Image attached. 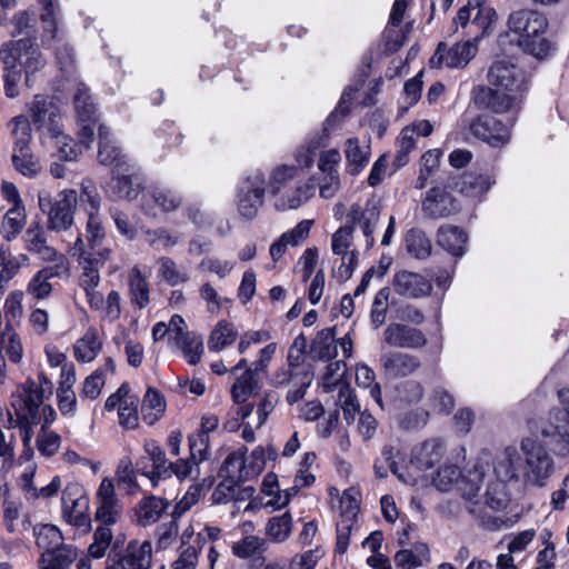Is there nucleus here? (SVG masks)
<instances>
[{
    "label": "nucleus",
    "mask_w": 569,
    "mask_h": 569,
    "mask_svg": "<svg viewBox=\"0 0 569 569\" xmlns=\"http://www.w3.org/2000/svg\"><path fill=\"white\" fill-rule=\"evenodd\" d=\"M82 238L80 234L69 252L71 256L77 257L78 263L82 269L79 284L86 293V299L92 310L101 312V318L107 321H114L121 315L120 296L117 291L112 290L108 293L107 299L98 290L100 283L99 269L103 263L109 260L111 250L106 249L99 251V259L93 258L92 253L83 250Z\"/></svg>",
    "instance_id": "obj_1"
},
{
    "label": "nucleus",
    "mask_w": 569,
    "mask_h": 569,
    "mask_svg": "<svg viewBox=\"0 0 569 569\" xmlns=\"http://www.w3.org/2000/svg\"><path fill=\"white\" fill-rule=\"evenodd\" d=\"M490 88L482 90L487 107L496 114L519 109L528 89L526 72L508 59H498L489 68Z\"/></svg>",
    "instance_id": "obj_2"
},
{
    "label": "nucleus",
    "mask_w": 569,
    "mask_h": 569,
    "mask_svg": "<svg viewBox=\"0 0 569 569\" xmlns=\"http://www.w3.org/2000/svg\"><path fill=\"white\" fill-rule=\"evenodd\" d=\"M27 109L40 131V141L44 148L54 149L53 154L64 161H74L79 158L81 147L63 133L61 116L52 98L37 94Z\"/></svg>",
    "instance_id": "obj_3"
},
{
    "label": "nucleus",
    "mask_w": 569,
    "mask_h": 569,
    "mask_svg": "<svg viewBox=\"0 0 569 569\" xmlns=\"http://www.w3.org/2000/svg\"><path fill=\"white\" fill-rule=\"evenodd\" d=\"M490 467L487 462L478 460L476 465L462 475L455 465H442L432 477V485L441 492H448L456 488L461 498L466 501L470 513H477L478 492L487 479Z\"/></svg>",
    "instance_id": "obj_4"
},
{
    "label": "nucleus",
    "mask_w": 569,
    "mask_h": 569,
    "mask_svg": "<svg viewBox=\"0 0 569 569\" xmlns=\"http://www.w3.org/2000/svg\"><path fill=\"white\" fill-rule=\"evenodd\" d=\"M547 28V19L535 10H517L508 19L509 32L516 37L518 44L538 59L547 58L552 50L546 38Z\"/></svg>",
    "instance_id": "obj_5"
},
{
    "label": "nucleus",
    "mask_w": 569,
    "mask_h": 569,
    "mask_svg": "<svg viewBox=\"0 0 569 569\" xmlns=\"http://www.w3.org/2000/svg\"><path fill=\"white\" fill-rule=\"evenodd\" d=\"M520 449L522 460V478L529 486L545 487L556 471L555 460L547 447L533 438H523Z\"/></svg>",
    "instance_id": "obj_6"
},
{
    "label": "nucleus",
    "mask_w": 569,
    "mask_h": 569,
    "mask_svg": "<svg viewBox=\"0 0 569 569\" xmlns=\"http://www.w3.org/2000/svg\"><path fill=\"white\" fill-rule=\"evenodd\" d=\"M78 201V194L73 189H64L52 201L47 191L38 194L40 210L48 216V227L51 230H67L73 223V213Z\"/></svg>",
    "instance_id": "obj_7"
},
{
    "label": "nucleus",
    "mask_w": 569,
    "mask_h": 569,
    "mask_svg": "<svg viewBox=\"0 0 569 569\" xmlns=\"http://www.w3.org/2000/svg\"><path fill=\"white\" fill-rule=\"evenodd\" d=\"M455 22L468 27L469 33L473 36L471 41L477 43L479 39L492 31L497 22V13L482 0H469L468 4L458 11Z\"/></svg>",
    "instance_id": "obj_8"
},
{
    "label": "nucleus",
    "mask_w": 569,
    "mask_h": 569,
    "mask_svg": "<svg viewBox=\"0 0 569 569\" xmlns=\"http://www.w3.org/2000/svg\"><path fill=\"white\" fill-rule=\"evenodd\" d=\"M560 407L549 411L548 419L541 428L545 438L553 440L561 455L569 453V389L558 392Z\"/></svg>",
    "instance_id": "obj_9"
},
{
    "label": "nucleus",
    "mask_w": 569,
    "mask_h": 569,
    "mask_svg": "<svg viewBox=\"0 0 569 569\" xmlns=\"http://www.w3.org/2000/svg\"><path fill=\"white\" fill-rule=\"evenodd\" d=\"M62 516L64 520L79 528H90L89 498L82 485L69 482L61 496Z\"/></svg>",
    "instance_id": "obj_10"
},
{
    "label": "nucleus",
    "mask_w": 569,
    "mask_h": 569,
    "mask_svg": "<svg viewBox=\"0 0 569 569\" xmlns=\"http://www.w3.org/2000/svg\"><path fill=\"white\" fill-rule=\"evenodd\" d=\"M477 52L478 44L471 40L458 42L451 47L440 42L430 58L429 64L431 68H463L475 58Z\"/></svg>",
    "instance_id": "obj_11"
},
{
    "label": "nucleus",
    "mask_w": 569,
    "mask_h": 569,
    "mask_svg": "<svg viewBox=\"0 0 569 569\" xmlns=\"http://www.w3.org/2000/svg\"><path fill=\"white\" fill-rule=\"evenodd\" d=\"M107 411H117L119 425L128 430L136 429L139 425L138 398L132 395L127 385H122L106 400Z\"/></svg>",
    "instance_id": "obj_12"
},
{
    "label": "nucleus",
    "mask_w": 569,
    "mask_h": 569,
    "mask_svg": "<svg viewBox=\"0 0 569 569\" xmlns=\"http://www.w3.org/2000/svg\"><path fill=\"white\" fill-rule=\"evenodd\" d=\"M97 509L94 513L96 521L104 527H110L118 522L122 513V505L117 497L113 480L103 478L96 492Z\"/></svg>",
    "instance_id": "obj_13"
},
{
    "label": "nucleus",
    "mask_w": 569,
    "mask_h": 569,
    "mask_svg": "<svg viewBox=\"0 0 569 569\" xmlns=\"http://www.w3.org/2000/svg\"><path fill=\"white\" fill-rule=\"evenodd\" d=\"M0 49H7L11 53L16 60V68L24 71L27 83L30 77L46 64L39 48L29 39L7 42Z\"/></svg>",
    "instance_id": "obj_14"
},
{
    "label": "nucleus",
    "mask_w": 569,
    "mask_h": 569,
    "mask_svg": "<svg viewBox=\"0 0 569 569\" xmlns=\"http://www.w3.org/2000/svg\"><path fill=\"white\" fill-rule=\"evenodd\" d=\"M513 119L508 118L505 123L495 114L479 116L471 124L472 133L492 147H501L510 140V128Z\"/></svg>",
    "instance_id": "obj_15"
},
{
    "label": "nucleus",
    "mask_w": 569,
    "mask_h": 569,
    "mask_svg": "<svg viewBox=\"0 0 569 569\" xmlns=\"http://www.w3.org/2000/svg\"><path fill=\"white\" fill-rule=\"evenodd\" d=\"M174 336L168 339L169 345L181 351L190 365H197L203 353V341L200 335L187 330V323L181 316H177L172 323Z\"/></svg>",
    "instance_id": "obj_16"
},
{
    "label": "nucleus",
    "mask_w": 569,
    "mask_h": 569,
    "mask_svg": "<svg viewBox=\"0 0 569 569\" xmlns=\"http://www.w3.org/2000/svg\"><path fill=\"white\" fill-rule=\"evenodd\" d=\"M24 249L30 253L38 256L47 262H56V267L66 270L67 259L63 254H59L52 247L48 246L44 229L32 223L23 234Z\"/></svg>",
    "instance_id": "obj_17"
},
{
    "label": "nucleus",
    "mask_w": 569,
    "mask_h": 569,
    "mask_svg": "<svg viewBox=\"0 0 569 569\" xmlns=\"http://www.w3.org/2000/svg\"><path fill=\"white\" fill-rule=\"evenodd\" d=\"M264 197V176L257 171L249 176L241 187L238 211L246 219H252L262 206Z\"/></svg>",
    "instance_id": "obj_18"
},
{
    "label": "nucleus",
    "mask_w": 569,
    "mask_h": 569,
    "mask_svg": "<svg viewBox=\"0 0 569 569\" xmlns=\"http://www.w3.org/2000/svg\"><path fill=\"white\" fill-rule=\"evenodd\" d=\"M143 451L136 462L137 470L157 487L162 477L168 476L166 453L154 441H146Z\"/></svg>",
    "instance_id": "obj_19"
},
{
    "label": "nucleus",
    "mask_w": 569,
    "mask_h": 569,
    "mask_svg": "<svg viewBox=\"0 0 569 569\" xmlns=\"http://www.w3.org/2000/svg\"><path fill=\"white\" fill-rule=\"evenodd\" d=\"M445 452V445L440 439H429L416 447L412 451L410 465L407 466V475L423 478V472L440 461Z\"/></svg>",
    "instance_id": "obj_20"
},
{
    "label": "nucleus",
    "mask_w": 569,
    "mask_h": 569,
    "mask_svg": "<svg viewBox=\"0 0 569 569\" xmlns=\"http://www.w3.org/2000/svg\"><path fill=\"white\" fill-rule=\"evenodd\" d=\"M380 218V206L376 200H369L362 207L359 203H353L348 212V219L351 222L350 226H359L365 238L367 248H371L375 243L373 231L379 222Z\"/></svg>",
    "instance_id": "obj_21"
},
{
    "label": "nucleus",
    "mask_w": 569,
    "mask_h": 569,
    "mask_svg": "<svg viewBox=\"0 0 569 569\" xmlns=\"http://www.w3.org/2000/svg\"><path fill=\"white\" fill-rule=\"evenodd\" d=\"M74 108L77 114L82 122L80 130V138L86 147H89L92 142L94 132V120L92 118L94 113V106L90 101L89 90L82 83H78L73 92Z\"/></svg>",
    "instance_id": "obj_22"
},
{
    "label": "nucleus",
    "mask_w": 569,
    "mask_h": 569,
    "mask_svg": "<svg viewBox=\"0 0 569 569\" xmlns=\"http://www.w3.org/2000/svg\"><path fill=\"white\" fill-rule=\"evenodd\" d=\"M152 563V543L149 540H132L119 555L120 569H150Z\"/></svg>",
    "instance_id": "obj_23"
},
{
    "label": "nucleus",
    "mask_w": 569,
    "mask_h": 569,
    "mask_svg": "<svg viewBox=\"0 0 569 569\" xmlns=\"http://www.w3.org/2000/svg\"><path fill=\"white\" fill-rule=\"evenodd\" d=\"M346 172L352 177L360 174L371 158L370 139L362 142L357 137L348 138L343 144Z\"/></svg>",
    "instance_id": "obj_24"
},
{
    "label": "nucleus",
    "mask_w": 569,
    "mask_h": 569,
    "mask_svg": "<svg viewBox=\"0 0 569 569\" xmlns=\"http://www.w3.org/2000/svg\"><path fill=\"white\" fill-rule=\"evenodd\" d=\"M395 291L406 298H421L430 295L432 284L425 276L407 270L399 271L393 277Z\"/></svg>",
    "instance_id": "obj_25"
},
{
    "label": "nucleus",
    "mask_w": 569,
    "mask_h": 569,
    "mask_svg": "<svg viewBox=\"0 0 569 569\" xmlns=\"http://www.w3.org/2000/svg\"><path fill=\"white\" fill-rule=\"evenodd\" d=\"M385 341L396 348L417 349L427 343V338L417 328L401 323H391L385 330Z\"/></svg>",
    "instance_id": "obj_26"
},
{
    "label": "nucleus",
    "mask_w": 569,
    "mask_h": 569,
    "mask_svg": "<svg viewBox=\"0 0 569 569\" xmlns=\"http://www.w3.org/2000/svg\"><path fill=\"white\" fill-rule=\"evenodd\" d=\"M522 457L513 446L506 447L495 459L493 475L501 482L518 480L522 475Z\"/></svg>",
    "instance_id": "obj_27"
},
{
    "label": "nucleus",
    "mask_w": 569,
    "mask_h": 569,
    "mask_svg": "<svg viewBox=\"0 0 569 569\" xmlns=\"http://www.w3.org/2000/svg\"><path fill=\"white\" fill-rule=\"evenodd\" d=\"M315 183L308 180L295 188H287L274 194V208L277 211L297 210L309 202L315 196Z\"/></svg>",
    "instance_id": "obj_28"
},
{
    "label": "nucleus",
    "mask_w": 569,
    "mask_h": 569,
    "mask_svg": "<svg viewBox=\"0 0 569 569\" xmlns=\"http://www.w3.org/2000/svg\"><path fill=\"white\" fill-rule=\"evenodd\" d=\"M98 136H99V150H98V160L101 164L104 166H113L114 171L124 170L129 171L131 166L126 159L124 156L120 153V150L114 144V141L111 138L110 130L100 124L98 127Z\"/></svg>",
    "instance_id": "obj_29"
},
{
    "label": "nucleus",
    "mask_w": 569,
    "mask_h": 569,
    "mask_svg": "<svg viewBox=\"0 0 569 569\" xmlns=\"http://www.w3.org/2000/svg\"><path fill=\"white\" fill-rule=\"evenodd\" d=\"M14 416L18 417L22 447H32V429L40 423V416L36 405H27L24 400L11 399Z\"/></svg>",
    "instance_id": "obj_30"
},
{
    "label": "nucleus",
    "mask_w": 569,
    "mask_h": 569,
    "mask_svg": "<svg viewBox=\"0 0 569 569\" xmlns=\"http://www.w3.org/2000/svg\"><path fill=\"white\" fill-rule=\"evenodd\" d=\"M398 569H419L431 562V550L428 543L415 542L410 548H402L393 556Z\"/></svg>",
    "instance_id": "obj_31"
},
{
    "label": "nucleus",
    "mask_w": 569,
    "mask_h": 569,
    "mask_svg": "<svg viewBox=\"0 0 569 569\" xmlns=\"http://www.w3.org/2000/svg\"><path fill=\"white\" fill-rule=\"evenodd\" d=\"M124 172L123 169L113 171V177L107 184L106 193L112 200L134 199L140 192V179Z\"/></svg>",
    "instance_id": "obj_32"
},
{
    "label": "nucleus",
    "mask_w": 569,
    "mask_h": 569,
    "mask_svg": "<svg viewBox=\"0 0 569 569\" xmlns=\"http://www.w3.org/2000/svg\"><path fill=\"white\" fill-rule=\"evenodd\" d=\"M423 210L433 218H442L458 210L455 199L445 188H432L422 202Z\"/></svg>",
    "instance_id": "obj_33"
},
{
    "label": "nucleus",
    "mask_w": 569,
    "mask_h": 569,
    "mask_svg": "<svg viewBox=\"0 0 569 569\" xmlns=\"http://www.w3.org/2000/svg\"><path fill=\"white\" fill-rule=\"evenodd\" d=\"M496 182L491 174H465L456 182V189L459 193L471 201H481L485 194Z\"/></svg>",
    "instance_id": "obj_34"
},
{
    "label": "nucleus",
    "mask_w": 569,
    "mask_h": 569,
    "mask_svg": "<svg viewBox=\"0 0 569 569\" xmlns=\"http://www.w3.org/2000/svg\"><path fill=\"white\" fill-rule=\"evenodd\" d=\"M181 204L180 196L171 189L154 188L148 194L143 196V208L151 214L157 211L168 212L177 209Z\"/></svg>",
    "instance_id": "obj_35"
},
{
    "label": "nucleus",
    "mask_w": 569,
    "mask_h": 569,
    "mask_svg": "<svg viewBox=\"0 0 569 569\" xmlns=\"http://www.w3.org/2000/svg\"><path fill=\"white\" fill-rule=\"evenodd\" d=\"M103 342L94 328H89L72 346L73 357L79 363L92 362L101 352Z\"/></svg>",
    "instance_id": "obj_36"
},
{
    "label": "nucleus",
    "mask_w": 569,
    "mask_h": 569,
    "mask_svg": "<svg viewBox=\"0 0 569 569\" xmlns=\"http://www.w3.org/2000/svg\"><path fill=\"white\" fill-rule=\"evenodd\" d=\"M52 382L44 375H40L39 383L33 380H27L24 383L18 386L11 399H21L24 400L27 405L37 406V403L44 400L46 396L52 393Z\"/></svg>",
    "instance_id": "obj_37"
},
{
    "label": "nucleus",
    "mask_w": 569,
    "mask_h": 569,
    "mask_svg": "<svg viewBox=\"0 0 569 569\" xmlns=\"http://www.w3.org/2000/svg\"><path fill=\"white\" fill-rule=\"evenodd\" d=\"M79 550L72 545L61 546L58 549L43 551L39 560L40 569H70L77 561Z\"/></svg>",
    "instance_id": "obj_38"
},
{
    "label": "nucleus",
    "mask_w": 569,
    "mask_h": 569,
    "mask_svg": "<svg viewBox=\"0 0 569 569\" xmlns=\"http://www.w3.org/2000/svg\"><path fill=\"white\" fill-rule=\"evenodd\" d=\"M29 264V257L24 253L12 256L8 247H0V293L9 282L18 274L23 266Z\"/></svg>",
    "instance_id": "obj_39"
},
{
    "label": "nucleus",
    "mask_w": 569,
    "mask_h": 569,
    "mask_svg": "<svg viewBox=\"0 0 569 569\" xmlns=\"http://www.w3.org/2000/svg\"><path fill=\"white\" fill-rule=\"evenodd\" d=\"M385 370L395 377H402L412 373L419 367V361L402 352H391L381 358Z\"/></svg>",
    "instance_id": "obj_40"
},
{
    "label": "nucleus",
    "mask_w": 569,
    "mask_h": 569,
    "mask_svg": "<svg viewBox=\"0 0 569 569\" xmlns=\"http://www.w3.org/2000/svg\"><path fill=\"white\" fill-rule=\"evenodd\" d=\"M238 338V330L232 322L220 320L216 323L208 339L210 351L219 352L232 345Z\"/></svg>",
    "instance_id": "obj_41"
},
{
    "label": "nucleus",
    "mask_w": 569,
    "mask_h": 569,
    "mask_svg": "<svg viewBox=\"0 0 569 569\" xmlns=\"http://www.w3.org/2000/svg\"><path fill=\"white\" fill-rule=\"evenodd\" d=\"M0 60L4 64V93L8 98L14 99L20 94L21 70L16 68V60L7 49H0Z\"/></svg>",
    "instance_id": "obj_42"
},
{
    "label": "nucleus",
    "mask_w": 569,
    "mask_h": 569,
    "mask_svg": "<svg viewBox=\"0 0 569 569\" xmlns=\"http://www.w3.org/2000/svg\"><path fill=\"white\" fill-rule=\"evenodd\" d=\"M438 243L449 253L462 256L466 250L467 234L457 227H441L438 231Z\"/></svg>",
    "instance_id": "obj_43"
},
{
    "label": "nucleus",
    "mask_w": 569,
    "mask_h": 569,
    "mask_svg": "<svg viewBox=\"0 0 569 569\" xmlns=\"http://www.w3.org/2000/svg\"><path fill=\"white\" fill-rule=\"evenodd\" d=\"M166 411L163 396L153 388H148L141 405V416L146 423L154 425Z\"/></svg>",
    "instance_id": "obj_44"
},
{
    "label": "nucleus",
    "mask_w": 569,
    "mask_h": 569,
    "mask_svg": "<svg viewBox=\"0 0 569 569\" xmlns=\"http://www.w3.org/2000/svg\"><path fill=\"white\" fill-rule=\"evenodd\" d=\"M11 159L14 169L24 177L33 178L41 171L40 161L32 153L30 146L12 148Z\"/></svg>",
    "instance_id": "obj_45"
},
{
    "label": "nucleus",
    "mask_w": 569,
    "mask_h": 569,
    "mask_svg": "<svg viewBox=\"0 0 569 569\" xmlns=\"http://www.w3.org/2000/svg\"><path fill=\"white\" fill-rule=\"evenodd\" d=\"M166 509L164 500L157 497L144 498L137 506V521L141 526H150L160 519Z\"/></svg>",
    "instance_id": "obj_46"
},
{
    "label": "nucleus",
    "mask_w": 569,
    "mask_h": 569,
    "mask_svg": "<svg viewBox=\"0 0 569 569\" xmlns=\"http://www.w3.org/2000/svg\"><path fill=\"white\" fill-rule=\"evenodd\" d=\"M311 352L315 358L320 360H331L337 357V340L335 328L321 330L311 346Z\"/></svg>",
    "instance_id": "obj_47"
},
{
    "label": "nucleus",
    "mask_w": 569,
    "mask_h": 569,
    "mask_svg": "<svg viewBox=\"0 0 569 569\" xmlns=\"http://www.w3.org/2000/svg\"><path fill=\"white\" fill-rule=\"evenodd\" d=\"M3 522L6 529L11 533H22L31 527L29 515L21 517L20 503L12 500L4 503Z\"/></svg>",
    "instance_id": "obj_48"
},
{
    "label": "nucleus",
    "mask_w": 569,
    "mask_h": 569,
    "mask_svg": "<svg viewBox=\"0 0 569 569\" xmlns=\"http://www.w3.org/2000/svg\"><path fill=\"white\" fill-rule=\"evenodd\" d=\"M106 237V231L102 226L99 212L98 213H89L88 214V221H87V240L89 243V247L86 248L84 242L83 243V250L86 252L92 253L93 258L99 259V251L106 250L107 248H101V241Z\"/></svg>",
    "instance_id": "obj_49"
},
{
    "label": "nucleus",
    "mask_w": 569,
    "mask_h": 569,
    "mask_svg": "<svg viewBox=\"0 0 569 569\" xmlns=\"http://www.w3.org/2000/svg\"><path fill=\"white\" fill-rule=\"evenodd\" d=\"M13 148L29 147L32 140L31 123L27 116L19 114L8 122Z\"/></svg>",
    "instance_id": "obj_50"
},
{
    "label": "nucleus",
    "mask_w": 569,
    "mask_h": 569,
    "mask_svg": "<svg viewBox=\"0 0 569 569\" xmlns=\"http://www.w3.org/2000/svg\"><path fill=\"white\" fill-rule=\"evenodd\" d=\"M57 274L53 268L37 271L27 286V292L38 300L48 298L52 292L50 279Z\"/></svg>",
    "instance_id": "obj_51"
},
{
    "label": "nucleus",
    "mask_w": 569,
    "mask_h": 569,
    "mask_svg": "<svg viewBox=\"0 0 569 569\" xmlns=\"http://www.w3.org/2000/svg\"><path fill=\"white\" fill-rule=\"evenodd\" d=\"M27 214L24 204L11 207L3 217L2 227L4 239L12 241L18 237L26 224Z\"/></svg>",
    "instance_id": "obj_52"
},
{
    "label": "nucleus",
    "mask_w": 569,
    "mask_h": 569,
    "mask_svg": "<svg viewBox=\"0 0 569 569\" xmlns=\"http://www.w3.org/2000/svg\"><path fill=\"white\" fill-rule=\"evenodd\" d=\"M507 482L496 480H487V488L483 495L485 505L492 510H502L507 508L509 495L506 487Z\"/></svg>",
    "instance_id": "obj_53"
},
{
    "label": "nucleus",
    "mask_w": 569,
    "mask_h": 569,
    "mask_svg": "<svg viewBox=\"0 0 569 569\" xmlns=\"http://www.w3.org/2000/svg\"><path fill=\"white\" fill-rule=\"evenodd\" d=\"M292 530V516L284 512L269 519L266 525V535L274 542H283Z\"/></svg>",
    "instance_id": "obj_54"
},
{
    "label": "nucleus",
    "mask_w": 569,
    "mask_h": 569,
    "mask_svg": "<svg viewBox=\"0 0 569 569\" xmlns=\"http://www.w3.org/2000/svg\"><path fill=\"white\" fill-rule=\"evenodd\" d=\"M356 382L359 387L368 389L371 398L379 407L382 408L381 389L379 383L376 382V375L373 370L369 366L365 363L357 365Z\"/></svg>",
    "instance_id": "obj_55"
},
{
    "label": "nucleus",
    "mask_w": 569,
    "mask_h": 569,
    "mask_svg": "<svg viewBox=\"0 0 569 569\" xmlns=\"http://www.w3.org/2000/svg\"><path fill=\"white\" fill-rule=\"evenodd\" d=\"M298 174V167L280 164L272 169L269 176L270 192L274 196L287 189L288 182L292 181Z\"/></svg>",
    "instance_id": "obj_56"
},
{
    "label": "nucleus",
    "mask_w": 569,
    "mask_h": 569,
    "mask_svg": "<svg viewBox=\"0 0 569 569\" xmlns=\"http://www.w3.org/2000/svg\"><path fill=\"white\" fill-rule=\"evenodd\" d=\"M254 389V379L252 370L243 371L234 381L231 388V396L236 403L246 406L248 399L252 396Z\"/></svg>",
    "instance_id": "obj_57"
},
{
    "label": "nucleus",
    "mask_w": 569,
    "mask_h": 569,
    "mask_svg": "<svg viewBox=\"0 0 569 569\" xmlns=\"http://www.w3.org/2000/svg\"><path fill=\"white\" fill-rule=\"evenodd\" d=\"M36 542L44 551L58 549L63 545V536L58 527L43 525L36 531Z\"/></svg>",
    "instance_id": "obj_58"
},
{
    "label": "nucleus",
    "mask_w": 569,
    "mask_h": 569,
    "mask_svg": "<svg viewBox=\"0 0 569 569\" xmlns=\"http://www.w3.org/2000/svg\"><path fill=\"white\" fill-rule=\"evenodd\" d=\"M61 478L59 476H54L47 486L40 489L34 486L33 479L22 483L20 487L27 500H36L39 498H51L56 496L61 488Z\"/></svg>",
    "instance_id": "obj_59"
},
{
    "label": "nucleus",
    "mask_w": 569,
    "mask_h": 569,
    "mask_svg": "<svg viewBox=\"0 0 569 569\" xmlns=\"http://www.w3.org/2000/svg\"><path fill=\"white\" fill-rule=\"evenodd\" d=\"M353 242V227L342 226L336 230L331 236V251L335 256L345 254V252L353 253L357 252L352 249Z\"/></svg>",
    "instance_id": "obj_60"
},
{
    "label": "nucleus",
    "mask_w": 569,
    "mask_h": 569,
    "mask_svg": "<svg viewBox=\"0 0 569 569\" xmlns=\"http://www.w3.org/2000/svg\"><path fill=\"white\" fill-rule=\"evenodd\" d=\"M130 291L132 301L139 307L144 308L149 302V286L140 270L134 268L130 274Z\"/></svg>",
    "instance_id": "obj_61"
},
{
    "label": "nucleus",
    "mask_w": 569,
    "mask_h": 569,
    "mask_svg": "<svg viewBox=\"0 0 569 569\" xmlns=\"http://www.w3.org/2000/svg\"><path fill=\"white\" fill-rule=\"evenodd\" d=\"M36 445L41 456L50 458L59 450L61 437L57 432L41 427L36 439Z\"/></svg>",
    "instance_id": "obj_62"
},
{
    "label": "nucleus",
    "mask_w": 569,
    "mask_h": 569,
    "mask_svg": "<svg viewBox=\"0 0 569 569\" xmlns=\"http://www.w3.org/2000/svg\"><path fill=\"white\" fill-rule=\"evenodd\" d=\"M113 535L109 527L99 526L93 532V541L88 548L90 557L102 558L110 547Z\"/></svg>",
    "instance_id": "obj_63"
},
{
    "label": "nucleus",
    "mask_w": 569,
    "mask_h": 569,
    "mask_svg": "<svg viewBox=\"0 0 569 569\" xmlns=\"http://www.w3.org/2000/svg\"><path fill=\"white\" fill-rule=\"evenodd\" d=\"M264 540L257 536H248L232 546L234 556L241 559H248L264 550Z\"/></svg>",
    "instance_id": "obj_64"
}]
</instances>
